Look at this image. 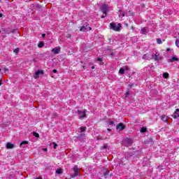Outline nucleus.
Wrapping results in <instances>:
<instances>
[{"label":"nucleus","instance_id":"f257e3e1","mask_svg":"<svg viewBox=\"0 0 179 179\" xmlns=\"http://www.w3.org/2000/svg\"><path fill=\"white\" fill-rule=\"evenodd\" d=\"M110 27L112 30H114V31H120L121 30V24H115L114 22H112L110 24Z\"/></svg>","mask_w":179,"mask_h":179},{"label":"nucleus","instance_id":"f03ea898","mask_svg":"<svg viewBox=\"0 0 179 179\" xmlns=\"http://www.w3.org/2000/svg\"><path fill=\"white\" fill-rule=\"evenodd\" d=\"M101 12L103 13V15L101 16L102 19H104L107 16V10H108V6L106 4H103L101 8Z\"/></svg>","mask_w":179,"mask_h":179},{"label":"nucleus","instance_id":"7ed1b4c3","mask_svg":"<svg viewBox=\"0 0 179 179\" xmlns=\"http://www.w3.org/2000/svg\"><path fill=\"white\" fill-rule=\"evenodd\" d=\"M78 115L80 120L85 118V117H86V110H78Z\"/></svg>","mask_w":179,"mask_h":179},{"label":"nucleus","instance_id":"20e7f679","mask_svg":"<svg viewBox=\"0 0 179 179\" xmlns=\"http://www.w3.org/2000/svg\"><path fill=\"white\" fill-rule=\"evenodd\" d=\"M74 174L71 176L72 178H75V177H78L79 176V173H80V170L78 168V166H75L73 167Z\"/></svg>","mask_w":179,"mask_h":179},{"label":"nucleus","instance_id":"39448f33","mask_svg":"<svg viewBox=\"0 0 179 179\" xmlns=\"http://www.w3.org/2000/svg\"><path fill=\"white\" fill-rule=\"evenodd\" d=\"M155 58V55L152 53H147L143 56V59H153Z\"/></svg>","mask_w":179,"mask_h":179},{"label":"nucleus","instance_id":"423d86ee","mask_svg":"<svg viewBox=\"0 0 179 179\" xmlns=\"http://www.w3.org/2000/svg\"><path fill=\"white\" fill-rule=\"evenodd\" d=\"M155 61H162V59H163V56L160 55V53H159L158 52H157L153 57Z\"/></svg>","mask_w":179,"mask_h":179},{"label":"nucleus","instance_id":"0eeeda50","mask_svg":"<svg viewBox=\"0 0 179 179\" xmlns=\"http://www.w3.org/2000/svg\"><path fill=\"white\" fill-rule=\"evenodd\" d=\"M132 143H134V142L131 138H126L124 141V144L125 145V146H127V147L131 146Z\"/></svg>","mask_w":179,"mask_h":179},{"label":"nucleus","instance_id":"6e6552de","mask_svg":"<svg viewBox=\"0 0 179 179\" xmlns=\"http://www.w3.org/2000/svg\"><path fill=\"white\" fill-rule=\"evenodd\" d=\"M52 52H53V54H59V52H61V47L57 46V47L54 48L52 50Z\"/></svg>","mask_w":179,"mask_h":179},{"label":"nucleus","instance_id":"1a4fd4ad","mask_svg":"<svg viewBox=\"0 0 179 179\" xmlns=\"http://www.w3.org/2000/svg\"><path fill=\"white\" fill-rule=\"evenodd\" d=\"M116 128H117V129H119L120 131H122L125 128V125H124V124H122V123H119L116 126Z\"/></svg>","mask_w":179,"mask_h":179},{"label":"nucleus","instance_id":"9d476101","mask_svg":"<svg viewBox=\"0 0 179 179\" xmlns=\"http://www.w3.org/2000/svg\"><path fill=\"white\" fill-rule=\"evenodd\" d=\"M43 71H38L35 73L34 78L35 79H37L39 78L40 75H43Z\"/></svg>","mask_w":179,"mask_h":179},{"label":"nucleus","instance_id":"9b49d317","mask_svg":"<svg viewBox=\"0 0 179 179\" xmlns=\"http://www.w3.org/2000/svg\"><path fill=\"white\" fill-rule=\"evenodd\" d=\"M148 31H149L148 27H143L141 29V34H148Z\"/></svg>","mask_w":179,"mask_h":179},{"label":"nucleus","instance_id":"f8f14e48","mask_svg":"<svg viewBox=\"0 0 179 179\" xmlns=\"http://www.w3.org/2000/svg\"><path fill=\"white\" fill-rule=\"evenodd\" d=\"M6 148L7 149H13V148H15V145L10 143H8L6 144Z\"/></svg>","mask_w":179,"mask_h":179},{"label":"nucleus","instance_id":"ddd939ff","mask_svg":"<svg viewBox=\"0 0 179 179\" xmlns=\"http://www.w3.org/2000/svg\"><path fill=\"white\" fill-rule=\"evenodd\" d=\"M179 117V109H176V112L173 114V118H178Z\"/></svg>","mask_w":179,"mask_h":179},{"label":"nucleus","instance_id":"4468645a","mask_svg":"<svg viewBox=\"0 0 179 179\" xmlns=\"http://www.w3.org/2000/svg\"><path fill=\"white\" fill-rule=\"evenodd\" d=\"M174 61H178V57H172L169 59V62H174Z\"/></svg>","mask_w":179,"mask_h":179},{"label":"nucleus","instance_id":"2eb2a0df","mask_svg":"<svg viewBox=\"0 0 179 179\" xmlns=\"http://www.w3.org/2000/svg\"><path fill=\"white\" fill-rule=\"evenodd\" d=\"M162 121H164V122H167V117H166L164 115L161 116Z\"/></svg>","mask_w":179,"mask_h":179},{"label":"nucleus","instance_id":"dca6fc26","mask_svg":"<svg viewBox=\"0 0 179 179\" xmlns=\"http://www.w3.org/2000/svg\"><path fill=\"white\" fill-rule=\"evenodd\" d=\"M38 48H43V47H44V42L43 41L39 42V43L38 44Z\"/></svg>","mask_w":179,"mask_h":179},{"label":"nucleus","instance_id":"f3484780","mask_svg":"<svg viewBox=\"0 0 179 179\" xmlns=\"http://www.w3.org/2000/svg\"><path fill=\"white\" fill-rule=\"evenodd\" d=\"M119 73L121 74V75H124V73H125V69L124 68H121L119 71Z\"/></svg>","mask_w":179,"mask_h":179},{"label":"nucleus","instance_id":"a211bd4d","mask_svg":"<svg viewBox=\"0 0 179 179\" xmlns=\"http://www.w3.org/2000/svg\"><path fill=\"white\" fill-rule=\"evenodd\" d=\"M169 73H163V78H164L165 79H167L169 78Z\"/></svg>","mask_w":179,"mask_h":179},{"label":"nucleus","instance_id":"6ab92c4d","mask_svg":"<svg viewBox=\"0 0 179 179\" xmlns=\"http://www.w3.org/2000/svg\"><path fill=\"white\" fill-rule=\"evenodd\" d=\"M34 136H35V138H39L40 137V134H38V133L34 131L33 133Z\"/></svg>","mask_w":179,"mask_h":179},{"label":"nucleus","instance_id":"aec40b11","mask_svg":"<svg viewBox=\"0 0 179 179\" xmlns=\"http://www.w3.org/2000/svg\"><path fill=\"white\" fill-rule=\"evenodd\" d=\"M56 173L57 174H62V169H59L56 171Z\"/></svg>","mask_w":179,"mask_h":179},{"label":"nucleus","instance_id":"412c9836","mask_svg":"<svg viewBox=\"0 0 179 179\" xmlns=\"http://www.w3.org/2000/svg\"><path fill=\"white\" fill-rule=\"evenodd\" d=\"M87 27H85V26H83L80 29V31H85V30H86V29Z\"/></svg>","mask_w":179,"mask_h":179},{"label":"nucleus","instance_id":"4be33fe9","mask_svg":"<svg viewBox=\"0 0 179 179\" xmlns=\"http://www.w3.org/2000/svg\"><path fill=\"white\" fill-rule=\"evenodd\" d=\"M19 51H20V49L19 48H17L13 50V52H15V54H18Z\"/></svg>","mask_w":179,"mask_h":179},{"label":"nucleus","instance_id":"5701e85b","mask_svg":"<svg viewBox=\"0 0 179 179\" xmlns=\"http://www.w3.org/2000/svg\"><path fill=\"white\" fill-rule=\"evenodd\" d=\"M28 143H29V141H22L20 143V146H22V145H27Z\"/></svg>","mask_w":179,"mask_h":179},{"label":"nucleus","instance_id":"b1692460","mask_svg":"<svg viewBox=\"0 0 179 179\" xmlns=\"http://www.w3.org/2000/svg\"><path fill=\"white\" fill-rule=\"evenodd\" d=\"M176 45L179 48V38L176 41Z\"/></svg>","mask_w":179,"mask_h":179},{"label":"nucleus","instance_id":"393cba45","mask_svg":"<svg viewBox=\"0 0 179 179\" xmlns=\"http://www.w3.org/2000/svg\"><path fill=\"white\" fill-rule=\"evenodd\" d=\"M8 72H9V69H8L7 68H4V69H3V73H4L5 74H6V73H8Z\"/></svg>","mask_w":179,"mask_h":179},{"label":"nucleus","instance_id":"a878e982","mask_svg":"<svg viewBox=\"0 0 179 179\" xmlns=\"http://www.w3.org/2000/svg\"><path fill=\"white\" fill-rule=\"evenodd\" d=\"M146 131V128L145 127H142L141 129V132L144 133Z\"/></svg>","mask_w":179,"mask_h":179},{"label":"nucleus","instance_id":"bb28decb","mask_svg":"<svg viewBox=\"0 0 179 179\" xmlns=\"http://www.w3.org/2000/svg\"><path fill=\"white\" fill-rule=\"evenodd\" d=\"M157 44H162V39H160V38H157Z\"/></svg>","mask_w":179,"mask_h":179},{"label":"nucleus","instance_id":"cd10ccee","mask_svg":"<svg viewBox=\"0 0 179 179\" xmlns=\"http://www.w3.org/2000/svg\"><path fill=\"white\" fill-rule=\"evenodd\" d=\"M80 131L81 132H85L86 131V127H81Z\"/></svg>","mask_w":179,"mask_h":179},{"label":"nucleus","instance_id":"c85d7f7f","mask_svg":"<svg viewBox=\"0 0 179 179\" xmlns=\"http://www.w3.org/2000/svg\"><path fill=\"white\" fill-rule=\"evenodd\" d=\"M108 148V145H107V144L104 145L103 147H102V149H107Z\"/></svg>","mask_w":179,"mask_h":179},{"label":"nucleus","instance_id":"c756f323","mask_svg":"<svg viewBox=\"0 0 179 179\" xmlns=\"http://www.w3.org/2000/svg\"><path fill=\"white\" fill-rule=\"evenodd\" d=\"M54 145V149H57V146H58V145L55 143H53Z\"/></svg>","mask_w":179,"mask_h":179},{"label":"nucleus","instance_id":"7c9ffc66","mask_svg":"<svg viewBox=\"0 0 179 179\" xmlns=\"http://www.w3.org/2000/svg\"><path fill=\"white\" fill-rule=\"evenodd\" d=\"M128 96H129V91H127L126 92V97H128Z\"/></svg>","mask_w":179,"mask_h":179},{"label":"nucleus","instance_id":"2f4dec72","mask_svg":"<svg viewBox=\"0 0 179 179\" xmlns=\"http://www.w3.org/2000/svg\"><path fill=\"white\" fill-rule=\"evenodd\" d=\"M96 59H97V61H99V62L102 61L101 58H100V57L97 58Z\"/></svg>","mask_w":179,"mask_h":179},{"label":"nucleus","instance_id":"473e14b6","mask_svg":"<svg viewBox=\"0 0 179 179\" xmlns=\"http://www.w3.org/2000/svg\"><path fill=\"white\" fill-rule=\"evenodd\" d=\"M113 124H114V122H113V121H111V122H110V125H113Z\"/></svg>","mask_w":179,"mask_h":179},{"label":"nucleus","instance_id":"72a5a7b5","mask_svg":"<svg viewBox=\"0 0 179 179\" xmlns=\"http://www.w3.org/2000/svg\"><path fill=\"white\" fill-rule=\"evenodd\" d=\"M53 73H57V70L56 69L53 70Z\"/></svg>","mask_w":179,"mask_h":179},{"label":"nucleus","instance_id":"f704fd0d","mask_svg":"<svg viewBox=\"0 0 179 179\" xmlns=\"http://www.w3.org/2000/svg\"><path fill=\"white\" fill-rule=\"evenodd\" d=\"M122 17H124V16H125V14L124 13H122Z\"/></svg>","mask_w":179,"mask_h":179},{"label":"nucleus","instance_id":"c9c22d12","mask_svg":"<svg viewBox=\"0 0 179 179\" xmlns=\"http://www.w3.org/2000/svg\"><path fill=\"white\" fill-rule=\"evenodd\" d=\"M42 37H45V34H43Z\"/></svg>","mask_w":179,"mask_h":179},{"label":"nucleus","instance_id":"e433bc0d","mask_svg":"<svg viewBox=\"0 0 179 179\" xmlns=\"http://www.w3.org/2000/svg\"><path fill=\"white\" fill-rule=\"evenodd\" d=\"M126 16H129V13H126Z\"/></svg>","mask_w":179,"mask_h":179},{"label":"nucleus","instance_id":"4c0bfd02","mask_svg":"<svg viewBox=\"0 0 179 179\" xmlns=\"http://www.w3.org/2000/svg\"><path fill=\"white\" fill-rule=\"evenodd\" d=\"M166 51H170V48H168V49L166 50Z\"/></svg>","mask_w":179,"mask_h":179},{"label":"nucleus","instance_id":"58836bf2","mask_svg":"<svg viewBox=\"0 0 179 179\" xmlns=\"http://www.w3.org/2000/svg\"><path fill=\"white\" fill-rule=\"evenodd\" d=\"M0 17H2V14L0 13Z\"/></svg>","mask_w":179,"mask_h":179},{"label":"nucleus","instance_id":"ea45409f","mask_svg":"<svg viewBox=\"0 0 179 179\" xmlns=\"http://www.w3.org/2000/svg\"><path fill=\"white\" fill-rule=\"evenodd\" d=\"M89 29H90V30H92V27H89Z\"/></svg>","mask_w":179,"mask_h":179},{"label":"nucleus","instance_id":"a19ab883","mask_svg":"<svg viewBox=\"0 0 179 179\" xmlns=\"http://www.w3.org/2000/svg\"><path fill=\"white\" fill-rule=\"evenodd\" d=\"M92 69H94V66H92Z\"/></svg>","mask_w":179,"mask_h":179},{"label":"nucleus","instance_id":"79ce46f5","mask_svg":"<svg viewBox=\"0 0 179 179\" xmlns=\"http://www.w3.org/2000/svg\"><path fill=\"white\" fill-rule=\"evenodd\" d=\"M108 131H111V129H108Z\"/></svg>","mask_w":179,"mask_h":179},{"label":"nucleus","instance_id":"37998d69","mask_svg":"<svg viewBox=\"0 0 179 179\" xmlns=\"http://www.w3.org/2000/svg\"><path fill=\"white\" fill-rule=\"evenodd\" d=\"M1 85H2V83H1V80H0V86H1Z\"/></svg>","mask_w":179,"mask_h":179},{"label":"nucleus","instance_id":"c03bdc74","mask_svg":"<svg viewBox=\"0 0 179 179\" xmlns=\"http://www.w3.org/2000/svg\"><path fill=\"white\" fill-rule=\"evenodd\" d=\"M36 179H41V178H36Z\"/></svg>","mask_w":179,"mask_h":179},{"label":"nucleus","instance_id":"a18cd8bd","mask_svg":"<svg viewBox=\"0 0 179 179\" xmlns=\"http://www.w3.org/2000/svg\"><path fill=\"white\" fill-rule=\"evenodd\" d=\"M45 152H47V149H45Z\"/></svg>","mask_w":179,"mask_h":179},{"label":"nucleus","instance_id":"49530a36","mask_svg":"<svg viewBox=\"0 0 179 179\" xmlns=\"http://www.w3.org/2000/svg\"><path fill=\"white\" fill-rule=\"evenodd\" d=\"M0 71H1V69H0Z\"/></svg>","mask_w":179,"mask_h":179}]
</instances>
